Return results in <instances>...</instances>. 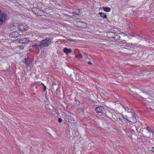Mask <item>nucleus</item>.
<instances>
[{
  "label": "nucleus",
  "mask_w": 154,
  "mask_h": 154,
  "mask_svg": "<svg viewBox=\"0 0 154 154\" xmlns=\"http://www.w3.org/2000/svg\"><path fill=\"white\" fill-rule=\"evenodd\" d=\"M52 38H47L40 42V46L42 48L48 47L52 43Z\"/></svg>",
  "instance_id": "obj_1"
},
{
  "label": "nucleus",
  "mask_w": 154,
  "mask_h": 154,
  "mask_svg": "<svg viewBox=\"0 0 154 154\" xmlns=\"http://www.w3.org/2000/svg\"><path fill=\"white\" fill-rule=\"evenodd\" d=\"M128 117V118L129 122L133 123H135L137 122V120L136 117L132 112L129 113Z\"/></svg>",
  "instance_id": "obj_2"
},
{
  "label": "nucleus",
  "mask_w": 154,
  "mask_h": 154,
  "mask_svg": "<svg viewBox=\"0 0 154 154\" xmlns=\"http://www.w3.org/2000/svg\"><path fill=\"white\" fill-rule=\"evenodd\" d=\"M32 11L37 16H41L42 15V12L43 11L38 8H33L32 9Z\"/></svg>",
  "instance_id": "obj_3"
},
{
  "label": "nucleus",
  "mask_w": 154,
  "mask_h": 154,
  "mask_svg": "<svg viewBox=\"0 0 154 154\" xmlns=\"http://www.w3.org/2000/svg\"><path fill=\"white\" fill-rule=\"evenodd\" d=\"M95 110L97 113L104 114L105 113L106 108L103 106H100L97 107Z\"/></svg>",
  "instance_id": "obj_4"
},
{
  "label": "nucleus",
  "mask_w": 154,
  "mask_h": 154,
  "mask_svg": "<svg viewBox=\"0 0 154 154\" xmlns=\"http://www.w3.org/2000/svg\"><path fill=\"white\" fill-rule=\"evenodd\" d=\"M18 28L19 30L21 31L27 30L28 29V27L25 24H21L19 25Z\"/></svg>",
  "instance_id": "obj_5"
},
{
  "label": "nucleus",
  "mask_w": 154,
  "mask_h": 154,
  "mask_svg": "<svg viewBox=\"0 0 154 154\" xmlns=\"http://www.w3.org/2000/svg\"><path fill=\"white\" fill-rule=\"evenodd\" d=\"M30 42V40L29 38H24L19 40V42L23 44H27Z\"/></svg>",
  "instance_id": "obj_6"
},
{
  "label": "nucleus",
  "mask_w": 154,
  "mask_h": 154,
  "mask_svg": "<svg viewBox=\"0 0 154 154\" xmlns=\"http://www.w3.org/2000/svg\"><path fill=\"white\" fill-rule=\"evenodd\" d=\"M24 60V61H23V62H24L26 65L27 66L29 65L32 62L31 58L30 57H25Z\"/></svg>",
  "instance_id": "obj_7"
},
{
  "label": "nucleus",
  "mask_w": 154,
  "mask_h": 154,
  "mask_svg": "<svg viewBox=\"0 0 154 154\" xmlns=\"http://www.w3.org/2000/svg\"><path fill=\"white\" fill-rule=\"evenodd\" d=\"M30 47L32 49L37 50L38 52L39 51V49H41L42 48V47L40 46V44L39 45L37 44L31 46Z\"/></svg>",
  "instance_id": "obj_8"
},
{
  "label": "nucleus",
  "mask_w": 154,
  "mask_h": 154,
  "mask_svg": "<svg viewBox=\"0 0 154 154\" xmlns=\"http://www.w3.org/2000/svg\"><path fill=\"white\" fill-rule=\"evenodd\" d=\"M6 19V15L5 13H3L1 14L0 16V25L2 24L4 22Z\"/></svg>",
  "instance_id": "obj_9"
},
{
  "label": "nucleus",
  "mask_w": 154,
  "mask_h": 154,
  "mask_svg": "<svg viewBox=\"0 0 154 154\" xmlns=\"http://www.w3.org/2000/svg\"><path fill=\"white\" fill-rule=\"evenodd\" d=\"M19 35V32H13L10 34V35L12 38H16Z\"/></svg>",
  "instance_id": "obj_10"
},
{
  "label": "nucleus",
  "mask_w": 154,
  "mask_h": 154,
  "mask_svg": "<svg viewBox=\"0 0 154 154\" xmlns=\"http://www.w3.org/2000/svg\"><path fill=\"white\" fill-rule=\"evenodd\" d=\"M63 51L66 54H68L72 52L71 49H68L66 48H64L63 49Z\"/></svg>",
  "instance_id": "obj_11"
},
{
  "label": "nucleus",
  "mask_w": 154,
  "mask_h": 154,
  "mask_svg": "<svg viewBox=\"0 0 154 154\" xmlns=\"http://www.w3.org/2000/svg\"><path fill=\"white\" fill-rule=\"evenodd\" d=\"M101 8L104 11H106L107 12H109L110 11L111 9L109 8L108 7H101Z\"/></svg>",
  "instance_id": "obj_12"
},
{
  "label": "nucleus",
  "mask_w": 154,
  "mask_h": 154,
  "mask_svg": "<svg viewBox=\"0 0 154 154\" xmlns=\"http://www.w3.org/2000/svg\"><path fill=\"white\" fill-rule=\"evenodd\" d=\"M98 14H99L100 16L104 18H107L106 15L104 13H102L101 12H100Z\"/></svg>",
  "instance_id": "obj_13"
},
{
  "label": "nucleus",
  "mask_w": 154,
  "mask_h": 154,
  "mask_svg": "<svg viewBox=\"0 0 154 154\" xmlns=\"http://www.w3.org/2000/svg\"><path fill=\"white\" fill-rule=\"evenodd\" d=\"M119 44L122 45L123 46H125L126 45L128 44V43L124 40L122 39L120 41Z\"/></svg>",
  "instance_id": "obj_14"
},
{
  "label": "nucleus",
  "mask_w": 154,
  "mask_h": 154,
  "mask_svg": "<svg viewBox=\"0 0 154 154\" xmlns=\"http://www.w3.org/2000/svg\"><path fill=\"white\" fill-rule=\"evenodd\" d=\"M115 35L114 37H113L114 39L117 40H119L120 41L122 39L120 38L121 37L119 35L116 34V35Z\"/></svg>",
  "instance_id": "obj_15"
},
{
  "label": "nucleus",
  "mask_w": 154,
  "mask_h": 154,
  "mask_svg": "<svg viewBox=\"0 0 154 154\" xmlns=\"http://www.w3.org/2000/svg\"><path fill=\"white\" fill-rule=\"evenodd\" d=\"M146 129L149 132L153 133V130L151 129V128L147 126L146 127Z\"/></svg>",
  "instance_id": "obj_16"
},
{
  "label": "nucleus",
  "mask_w": 154,
  "mask_h": 154,
  "mask_svg": "<svg viewBox=\"0 0 154 154\" xmlns=\"http://www.w3.org/2000/svg\"><path fill=\"white\" fill-rule=\"evenodd\" d=\"M75 100L76 102V103L78 106L80 105L81 103L77 99H75Z\"/></svg>",
  "instance_id": "obj_17"
},
{
  "label": "nucleus",
  "mask_w": 154,
  "mask_h": 154,
  "mask_svg": "<svg viewBox=\"0 0 154 154\" xmlns=\"http://www.w3.org/2000/svg\"><path fill=\"white\" fill-rule=\"evenodd\" d=\"M128 115L127 116H124L122 115V117L124 119H126L128 121L129 119L128 118Z\"/></svg>",
  "instance_id": "obj_18"
},
{
  "label": "nucleus",
  "mask_w": 154,
  "mask_h": 154,
  "mask_svg": "<svg viewBox=\"0 0 154 154\" xmlns=\"http://www.w3.org/2000/svg\"><path fill=\"white\" fill-rule=\"evenodd\" d=\"M74 13L76 14H79L80 13L79 10V9H77L76 10H75Z\"/></svg>",
  "instance_id": "obj_19"
},
{
  "label": "nucleus",
  "mask_w": 154,
  "mask_h": 154,
  "mask_svg": "<svg viewBox=\"0 0 154 154\" xmlns=\"http://www.w3.org/2000/svg\"><path fill=\"white\" fill-rule=\"evenodd\" d=\"M76 57L78 58H81L82 57V56L81 54H80L76 55Z\"/></svg>",
  "instance_id": "obj_20"
},
{
  "label": "nucleus",
  "mask_w": 154,
  "mask_h": 154,
  "mask_svg": "<svg viewBox=\"0 0 154 154\" xmlns=\"http://www.w3.org/2000/svg\"><path fill=\"white\" fill-rule=\"evenodd\" d=\"M18 47L19 49H23L24 48V46L23 45H21L19 46Z\"/></svg>",
  "instance_id": "obj_21"
},
{
  "label": "nucleus",
  "mask_w": 154,
  "mask_h": 154,
  "mask_svg": "<svg viewBox=\"0 0 154 154\" xmlns=\"http://www.w3.org/2000/svg\"><path fill=\"white\" fill-rule=\"evenodd\" d=\"M62 120L61 118H59L58 119V122L59 123H61L62 122Z\"/></svg>",
  "instance_id": "obj_22"
},
{
  "label": "nucleus",
  "mask_w": 154,
  "mask_h": 154,
  "mask_svg": "<svg viewBox=\"0 0 154 154\" xmlns=\"http://www.w3.org/2000/svg\"><path fill=\"white\" fill-rule=\"evenodd\" d=\"M43 89L44 90V91H45L46 90V87L45 86V85H44V86H43Z\"/></svg>",
  "instance_id": "obj_23"
},
{
  "label": "nucleus",
  "mask_w": 154,
  "mask_h": 154,
  "mask_svg": "<svg viewBox=\"0 0 154 154\" xmlns=\"http://www.w3.org/2000/svg\"><path fill=\"white\" fill-rule=\"evenodd\" d=\"M52 85H57V83L55 82H53L52 83Z\"/></svg>",
  "instance_id": "obj_24"
},
{
  "label": "nucleus",
  "mask_w": 154,
  "mask_h": 154,
  "mask_svg": "<svg viewBox=\"0 0 154 154\" xmlns=\"http://www.w3.org/2000/svg\"><path fill=\"white\" fill-rule=\"evenodd\" d=\"M151 151L153 152H154V147H153L152 148V150Z\"/></svg>",
  "instance_id": "obj_25"
},
{
  "label": "nucleus",
  "mask_w": 154,
  "mask_h": 154,
  "mask_svg": "<svg viewBox=\"0 0 154 154\" xmlns=\"http://www.w3.org/2000/svg\"><path fill=\"white\" fill-rule=\"evenodd\" d=\"M40 84L41 85H42V86H44V85L42 83Z\"/></svg>",
  "instance_id": "obj_26"
},
{
  "label": "nucleus",
  "mask_w": 154,
  "mask_h": 154,
  "mask_svg": "<svg viewBox=\"0 0 154 154\" xmlns=\"http://www.w3.org/2000/svg\"><path fill=\"white\" fill-rule=\"evenodd\" d=\"M88 64H91V62H89L88 63Z\"/></svg>",
  "instance_id": "obj_27"
},
{
  "label": "nucleus",
  "mask_w": 154,
  "mask_h": 154,
  "mask_svg": "<svg viewBox=\"0 0 154 154\" xmlns=\"http://www.w3.org/2000/svg\"><path fill=\"white\" fill-rule=\"evenodd\" d=\"M145 93L146 94H148L146 92H145Z\"/></svg>",
  "instance_id": "obj_28"
}]
</instances>
